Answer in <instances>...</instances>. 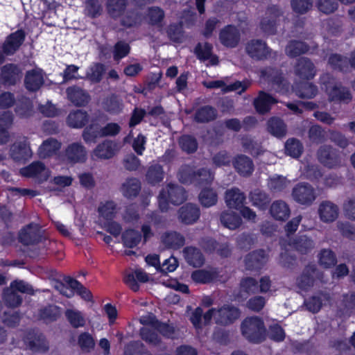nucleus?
Wrapping results in <instances>:
<instances>
[{
	"mask_svg": "<svg viewBox=\"0 0 355 355\" xmlns=\"http://www.w3.org/2000/svg\"><path fill=\"white\" fill-rule=\"evenodd\" d=\"M179 145L182 150L187 153H193L197 150L196 139L191 135H184L180 137Z\"/></svg>",
	"mask_w": 355,
	"mask_h": 355,
	"instance_id": "052dcab7",
	"label": "nucleus"
},
{
	"mask_svg": "<svg viewBox=\"0 0 355 355\" xmlns=\"http://www.w3.org/2000/svg\"><path fill=\"white\" fill-rule=\"evenodd\" d=\"M240 315L239 308L232 304H224L218 308H211L205 313L204 324H209L213 319L217 325L227 327L234 323Z\"/></svg>",
	"mask_w": 355,
	"mask_h": 355,
	"instance_id": "f03ea898",
	"label": "nucleus"
},
{
	"mask_svg": "<svg viewBox=\"0 0 355 355\" xmlns=\"http://www.w3.org/2000/svg\"><path fill=\"white\" fill-rule=\"evenodd\" d=\"M294 72L300 78L309 80L315 76L316 69L314 64L309 58L301 57L296 61Z\"/></svg>",
	"mask_w": 355,
	"mask_h": 355,
	"instance_id": "2eb2a0df",
	"label": "nucleus"
},
{
	"mask_svg": "<svg viewBox=\"0 0 355 355\" xmlns=\"http://www.w3.org/2000/svg\"><path fill=\"white\" fill-rule=\"evenodd\" d=\"M308 138L313 144H322L326 141V132L320 125H313L308 130Z\"/></svg>",
	"mask_w": 355,
	"mask_h": 355,
	"instance_id": "4d7b16f0",
	"label": "nucleus"
},
{
	"mask_svg": "<svg viewBox=\"0 0 355 355\" xmlns=\"http://www.w3.org/2000/svg\"><path fill=\"white\" fill-rule=\"evenodd\" d=\"M27 347L34 352H46L49 349V344L43 334L38 331L28 333L26 340Z\"/></svg>",
	"mask_w": 355,
	"mask_h": 355,
	"instance_id": "f8f14e48",
	"label": "nucleus"
},
{
	"mask_svg": "<svg viewBox=\"0 0 355 355\" xmlns=\"http://www.w3.org/2000/svg\"><path fill=\"white\" fill-rule=\"evenodd\" d=\"M217 116V111L211 106L205 105L196 110L195 120L198 123H208L214 120Z\"/></svg>",
	"mask_w": 355,
	"mask_h": 355,
	"instance_id": "de8ad7c7",
	"label": "nucleus"
},
{
	"mask_svg": "<svg viewBox=\"0 0 355 355\" xmlns=\"http://www.w3.org/2000/svg\"><path fill=\"white\" fill-rule=\"evenodd\" d=\"M179 179L184 184H195L196 170L189 165H183L179 170Z\"/></svg>",
	"mask_w": 355,
	"mask_h": 355,
	"instance_id": "e2e57ef3",
	"label": "nucleus"
},
{
	"mask_svg": "<svg viewBox=\"0 0 355 355\" xmlns=\"http://www.w3.org/2000/svg\"><path fill=\"white\" fill-rule=\"evenodd\" d=\"M349 62L347 57L338 53H332L328 58V64L330 67L339 71H349L350 69Z\"/></svg>",
	"mask_w": 355,
	"mask_h": 355,
	"instance_id": "ea45409f",
	"label": "nucleus"
},
{
	"mask_svg": "<svg viewBox=\"0 0 355 355\" xmlns=\"http://www.w3.org/2000/svg\"><path fill=\"white\" fill-rule=\"evenodd\" d=\"M245 53L253 60H264L268 59L272 50L266 42L260 39H252L248 41L245 46Z\"/></svg>",
	"mask_w": 355,
	"mask_h": 355,
	"instance_id": "1a4fd4ad",
	"label": "nucleus"
},
{
	"mask_svg": "<svg viewBox=\"0 0 355 355\" xmlns=\"http://www.w3.org/2000/svg\"><path fill=\"white\" fill-rule=\"evenodd\" d=\"M221 223L230 230H235L241 224V217L232 211H225L220 214Z\"/></svg>",
	"mask_w": 355,
	"mask_h": 355,
	"instance_id": "49530a36",
	"label": "nucleus"
},
{
	"mask_svg": "<svg viewBox=\"0 0 355 355\" xmlns=\"http://www.w3.org/2000/svg\"><path fill=\"white\" fill-rule=\"evenodd\" d=\"M186 200L187 192L182 186L168 184L166 188L162 189L158 196L159 207L162 211H166L169 202L178 205Z\"/></svg>",
	"mask_w": 355,
	"mask_h": 355,
	"instance_id": "7ed1b4c3",
	"label": "nucleus"
},
{
	"mask_svg": "<svg viewBox=\"0 0 355 355\" xmlns=\"http://www.w3.org/2000/svg\"><path fill=\"white\" fill-rule=\"evenodd\" d=\"M82 137L86 143H95L98 138L103 137L101 127L98 124H91L85 128Z\"/></svg>",
	"mask_w": 355,
	"mask_h": 355,
	"instance_id": "5fc2aeb1",
	"label": "nucleus"
},
{
	"mask_svg": "<svg viewBox=\"0 0 355 355\" xmlns=\"http://www.w3.org/2000/svg\"><path fill=\"white\" fill-rule=\"evenodd\" d=\"M64 280L72 290H75L80 297L86 301H91L92 298V293L82 284L75 279L70 277H64Z\"/></svg>",
	"mask_w": 355,
	"mask_h": 355,
	"instance_id": "09e8293b",
	"label": "nucleus"
},
{
	"mask_svg": "<svg viewBox=\"0 0 355 355\" xmlns=\"http://www.w3.org/2000/svg\"><path fill=\"white\" fill-rule=\"evenodd\" d=\"M119 148L116 143L111 140H105L98 144L93 150V155L98 159H109L113 157L118 152Z\"/></svg>",
	"mask_w": 355,
	"mask_h": 355,
	"instance_id": "412c9836",
	"label": "nucleus"
},
{
	"mask_svg": "<svg viewBox=\"0 0 355 355\" xmlns=\"http://www.w3.org/2000/svg\"><path fill=\"white\" fill-rule=\"evenodd\" d=\"M164 171L162 167L159 164L150 166L146 173V178L150 184H156L163 180Z\"/></svg>",
	"mask_w": 355,
	"mask_h": 355,
	"instance_id": "0e129e2a",
	"label": "nucleus"
},
{
	"mask_svg": "<svg viewBox=\"0 0 355 355\" xmlns=\"http://www.w3.org/2000/svg\"><path fill=\"white\" fill-rule=\"evenodd\" d=\"M24 83L26 89L31 92L38 90L44 84V77L40 69H33L26 72Z\"/></svg>",
	"mask_w": 355,
	"mask_h": 355,
	"instance_id": "c756f323",
	"label": "nucleus"
},
{
	"mask_svg": "<svg viewBox=\"0 0 355 355\" xmlns=\"http://www.w3.org/2000/svg\"><path fill=\"white\" fill-rule=\"evenodd\" d=\"M64 157L69 164L84 163L87 159V150L81 142H73L65 148Z\"/></svg>",
	"mask_w": 355,
	"mask_h": 355,
	"instance_id": "9b49d317",
	"label": "nucleus"
},
{
	"mask_svg": "<svg viewBox=\"0 0 355 355\" xmlns=\"http://www.w3.org/2000/svg\"><path fill=\"white\" fill-rule=\"evenodd\" d=\"M284 151L286 155L297 159L303 153L304 146L299 139L290 138L287 139L284 144Z\"/></svg>",
	"mask_w": 355,
	"mask_h": 355,
	"instance_id": "37998d69",
	"label": "nucleus"
},
{
	"mask_svg": "<svg viewBox=\"0 0 355 355\" xmlns=\"http://www.w3.org/2000/svg\"><path fill=\"white\" fill-rule=\"evenodd\" d=\"M217 275L215 272L205 270H197L192 272L191 279L198 284H208L216 279Z\"/></svg>",
	"mask_w": 355,
	"mask_h": 355,
	"instance_id": "13d9d810",
	"label": "nucleus"
},
{
	"mask_svg": "<svg viewBox=\"0 0 355 355\" xmlns=\"http://www.w3.org/2000/svg\"><path fill=\"white\" fill-rule=\"evenodd\" d=\"M31 155V149L26 141L15 143L10 148V156L15 161L26 159Z\"/></svg>",
	"mask_w": 355,
	"mask_h": 355,
	"instance_id": "a19ab883",
	"label": "nucleus"
},
{
	"mask_svg": "<svg viewBox=\"0 0 355 355\" xmlns=\"http://www.w3.org/2000/svg\"><path fill=\"white\" fill-rule=\"evenodd\" d=\"M61 148V143L56 139L49 138L44 140L39 148V155L41 158L50 157Z\"/></svg>",
	"mask_w": 355,
	"mask_h": 355,
	"instance_id": "4c0bfd02",
	"label": "nucleus"
},
{
	"mask_svg": "<svg viewBox=\"0 0 355 355\" xmlns=\"http://www.w3.org/2000/svg\"><path fill=\"white\" fill-rule=\"evenodd\" d=\"M3 300L10 307H17L22 302L21 297L17 294L11 285L3 289Z\"/></svg>",
	"mask_w": 355,
	"mask_h": 355,
	"instance_id": "864d4df0",
	"label": "nucleus"
},
{
	"mask_svg": "<svg viewBox=\"0 0 355 355\" xmlns=\"http://www.w3.org/2000/svg\"><path fill=\"white\" fill-rule=\"evenodd\" d=\"M66 93L68 99L76 106H84L90 100L88 93L78 86L68 87Z\"/></svg>",
	"mask_w": 355,
	"mask_h": 355,
	"instance_id": "cd10ccee",
	"label": "nucleus"
},
{
	"mask_svg": "<svg viewBox=\"0 0 355 355\" xmlns=\"http://www.w3.org/2000/svg\"><path fill=\"white\" fill-rule=\"evenodd\" d=\"M290 246L301 254H307L315 248V242L306 235L294 238L289 243Z\"/></svg>",
	"mask_w": 355,
	"mask_h": 355,
	"instance_id": "393cba45",
	"label": "nucleus"
},
{
	"mask_svg": "<svg viewBox=\"0 0 355 355\" xmlns=\"http://www.w3.org/2000/svg\"><path fill=\"white\" fill-rule=\"evenodd\" d=\"M290 183L291 182L286 177L275 175L269 178L268 187L270 191L279 193L286 189Z\"/></svg>",
	"mask_w": 355,
	"mask_h": 355,
	"instance_id": "603ef678",
	"label": "nucleus"
},
{
	"mask_svg": "<svg viewBox=\"0 0 355 355\" xmlns=\"http://www.w3.org/2000/svg\"><path fill=\"white\" fill-rule=\"evenodd\" d=\"M89 120L86 112L77 110L71 112L67 116V124L72 128H80L83 127Z\"/></svg>",
	"mask_w": 355,
	"mask_h": 355,
	"instance_id": "c03bdc74",
	"label": "nucleus"
},
{
	"mask_svg": "<svg viewBox=\"0 0 355 355\" xmlns=\"http://www.w3.org/2000/svg\"><path fill=\"white\" fill-rule=\"evenodd\" d=\"M241 146L245 152L250 153L252 156H259L263 152L261 144L252 138L245 136L241 138Z\"/></svg>",
	"mask_w": 355,
	"mask_h": 355,
	"instance_id": "8fccbe9b",
	"label": "nucleus"
},
{
	"mask_svg": "<svg viewBox=\"0 0 355 355\" xmlns=\"http://www.w3.org/2000/svg\"><path fill=\"white\" fill-rule=\"evenodd\" d=\"M315 155L319 163L329 169L337 168L342 166L340 152L330 144L321 145Z\"/></svg>",
	"mask_w": 355,
	"mask_h": 355,
	"instance_id": "39448f33",
	"label": "nucleus"
},
{
	"mask_svg": "<svg viewBox=\"0 0 355 355\" xmlns=\"http://www.w3.org/2000/svg\"><path fill=\"white\" fill-rule=\"evenodd\" d=\"M141 240V234L134 230H128L122 234V241L125 246L132 248L138 245Z\"/></svg>",
	"mask_w": 355,
	"mask_h": 355,
	"instance_id": "bf43d9fd",
	"label": "nucleus"
},
{
	"mask_svg": "<svg viewBox=\"0 0 355 355\" xmlns=\"http://www.w3.org/2000/svg\"><path fill=\"white\" fill-rule=\"evenodd\" d=\"M241 329L242 335L250 342L258 343L264 338V324L258 317L245 318L241 324Z\"/></svg>",
	"mask_w": 355,
	"mask_h": 355,
	"instance_id": "20e7f679",
	"label": "nucleus"
},
{
	"mask_svg": "<svg viewBox=\"0 0 355 355\" xmlns=\"http://www.w3.org/2000/svg\"><path fill=\"white\" fill-rule=\"evenodd\" d=\"M249 199L253 206L257 207L261 210H265L271 200L268 193L258 188L254 189L250 192Z\"/></svg>",
	"mask_w": 355,
	"mask_h": 355,
	"instance_id": "2f4dec72",
	"label": "nucleus"
},
{
	"mask_svg": "<svg viewBox=\"0 0 355 355\" xmlns=\"http://www.w3.org/2000/svg\"><path fill=\"white\" fill-rule=\"evenodd\" d=\"M219 40L227 48H235L241 41L240 31L235 26L227 25L220 31Z\"/></svg>",
	"mask_w": 355,
	"mask_h": 355,
	"instance_id": "ddd939ff",
	"label": "nucleus"
},
{
	"mask_svg": "<svg viewBox=\"0 0 355 355\" xmlns=\"http://www.w3.org/2000/svg\"><path fill=\"white\" fill-rule=\"evenodd\" d=\"M128 0H105L107 15L113 19H120L121 25L130 28L139 23L140 17L133 10H126Z\"/></svg>",
	"mask_w": 355,
	"mask_h": 355,
	"instance_id": "f257e3e1",
	"label": "nucleus"
},
{
	"mask_svg": "<svg viewBox=\"0 0 355 355\" xmlns=\"http://www.w3.org/2000/svg\"><path fill=\"white\" fill-rule=\"evenodd\" d=\"M267 261L268 257L263 250H254L245 257V267L248 270H258L266 264Z\"/></svg>",
	"mask_w": 355,
	"mask_h": 355,
	"instance_id": "a211bd4d",
	"label": "nucleus"
},
{
	"mask_svg": "<svg viewBox=\"0 0 355 355\" xmlns=\"http://www.w3.org/2000/svg\"><path fill=\"white\" fill-rule=\"evenodd\" d=\"M304 174L306 178L313 182H318L323 176L321 167L315 164H308L304 166Z\"/></svg>",
	"mask_w": 355,
	"mask_h": 355,
	"instance_id": "338daca9",
	"label": "nucleus"
},
{
	"mask_svg": "<svg viewBox=\"0 0 355 355\" xmlns=\"http://www.w3.org/2000/svg\"><path fill=\"white\" fill-rule=\"evenodd\" d=\"M184 257L187 263L193 267H200L205 261V258L201 251L193 246L186 247L183 250Z\"/></svg>",
	"mask_w": 355,
	"mask_h": 355,
	"instance_id": "c9c22d12",
	"label": "nucleus"
},
{
	"mask_svg": "<svg viewBox=\"0 0 355 355\" xmlns=\"http://www.w3.org/2000/svg\"><path fill=\"white\" fill-rule=\"evenodd\" d=\"M105 110L112 114H117L123 109V103L121 99L115 94L107 96L103 103Z\"/></svg>",
	"mask_w": 355,
	"mask_h": 355,
	"instance_id": "3c124183",
	"label": "nucleus"
},
{
	"mask_svg": "<svg viewBox=\"0 0 355 355\" xmlns=\"http://www.w3.org/2000/svg\"><path fill=\"white\" fill-rule=\"evenodd\" d=\"M318 214L322 222L333 223L338 217L339 208L337 205L330 200H323L319 204Z\"/></svg>",
	"mask_w": 355,
	"mask_h": 355,
	"instance_id": "4468645a",
	"label": "nucleus"
},
{
	"mask_svg": "<svg viewBox=\"0 0 355 355\" xmlns=\"http://www.w3.org/2000/svg\"><path fill=\"white\" fill-rule=\"evenodd\" d=\"M20 173L26 177H35L40 181H44L50 175L49 170L41 162H34L20 170Z\"/></svg>",
	"mask_w": 355,
	"mask_h": 355,
	"instance_id": "6ab92c4d",
	"label": "nucleus"
},
{
	"mask_svg": "<svg viewBox=\"0 0 355 355\" xmlns=\"http://www.w3.org/2000/svg\"><path fill=\"white\" fill-rule=\"evenodd\" d=\"M282 14V11L277 6L268 8L260 22V28L266 35H271L276 33L277 21Z\"/></svg>",
	"mask_w": 355,
	"mask_h": 355,
	"instance_id": "9d476101",
	"label": "nucleus"
},
{
	"mask_svg": "<svg viewBox=\"0 0 355 355\" xmlns=\"http://www.w3.org/2000/svg\"><path fill=\"white\" fill-rule=\"evenodd\" d=\"M178 215L181 223L185 225H191L198 220L200 211L196 205L187 203L178 209Z\"/></svg>",
	"mask_w": 355,
	"mask_h": 355,
	"instance_id": "f3484780",
	"label": "nucleus"
},
{
	"mask_svg": "<svg viewBox=\"0 0 355 355\" xmlns=\"http://www.w3.org/2000/svg\"><path fill=\"white\" fill-rule=\"evenodd\" d=\"M61 316L60 309L56 305L49 304L38 311V318L46 324L56 321Z\"/></svg>",
	"mask_w": 355,
	"mask_h": 355,
	"instance_id": "72a5a7b5",
	"label": "nucleus"
},
{
	"mask_svg": "<svg viewBox=\"0 0 355 355\" xmlns=\"http://www.w3.org/2000/svg\"><path fill=\"white\" fill-rule=\"evenodd\" d=\"M277 102L278 101L271 94L264 91H259L257 96L254 98L252 104L259 114H266L270 112L272 106Z\"/></svg>",
	"mask_w": 355,
	"mask_h": 355,
	"instance_id": "dca6fc26",
	"label": "nucleus"
},
{
	"mask_svg": "<svg viewBox=\"0 0 355 355\" xmlns=\"http://www.w3.org/2000/svg\"><path fill=\"white\" fill-rule=\"evenodd\" d=\"M267 130L276 137H283L287 133L286 125L279 117H271L267 121Z\"/></svg>",
	"mask_w": 355,
	"mask_h": 355,
	"instance_id": "58836bf2",
	"label": "nucleus"
},
{
	"mask_svg": "<svg viewBox=\"0 0 355 355\" xmlns=\"http://www.w3.org/2000/svg\"><path fill=\"white\" fill-rule=\"evenodd\" d=\"M224 198L228 207L237 209L243 207L245 195L239 188L233 187L225 192Z\"/></svg>",
	"mask_w": 355,
	"mask_h": 355,
	"instance_id": "a878e982",
	"label": "nucleus"
},
{
	"mask_svg": "<svg viewBox=\"0 0 355 355\" xmlns=\"http://www.w3.org/2000/svg\"><path fill=\"white\" fill-rule=\"evenodd\" d=\"M291 196L296 202L306 206L311 205L317 197L315 189L307 182L297 184L293 188Z\"/></svg>",
	"mask_w": 355,
	"mask_h": 355,
	"instance_id": "6e6552de",
	"label": "nucleus"
},
{
	"mask_svg": "<svg viewBox=\"0 0 355 355\" xmlns=\"http://www.w3.org/2000/svg\"><path fill=\"white\" fill-rule=\"evenodd\" d=\"M323 277V272L315 264H308L297 278L296 284L299 288L307 291L313 286L315 279L322 281Z\"/></svg>",
	"mask_w": 355,
	"mask_h": 355,
	"instance_id": "0eeeda50",
	"label": "nucleus"
},
{
	"mask_svg": "<svg viewBox=\"0 0 355 355\" xmlns=\"http://www.w3.org/2000/svg\"><path fill=\"white\" fill-rule=\"evenodd\" d=\"M135 277L139 282L146 283L148 282L149 277L143 270L139 268L136 269L134 273L128 274L124 277V282L130 288V289L137 292L139 289V285L137 282Z\"/></svg>",
	"mask_w": 355,
	"mask_h": 355,
	"instance_id": "f704fd0d",
	"label": "nucleus"
},
{
	"mask_svg": "<svg viewBox=\"0 0 355 355\" xmlns=\"http://www.w3.org/2000/svg\"><path fill=\"white\" fill-rule=\"evenodd\" d=\"M329 293L326 292H318L304 302L306 309L313 313H318L322 306L326 305L331 300Z\"/></svg>",
	"mask_w": 355,
	"mask_h": 355,
	"instance_id": "4be33fe9",
	"label": "nucleus"
},
{
	"mask_svg": "<svg viewBox=\"0 0 355 355\" xmlns=\"http://www.w3.org/2000/svg\"><path fill=\"white\" fill-rule=\"evenodd\" d=\"M262 76L270 82L277 91H279L286 86V80L282 76V73L277 69L271 67L266 68L261 71Z\"/></svg>",
	"mask_w": 355,
	"mask_h": 355,
	"instance_id": "7c9ffc66",
	"label": "nucleus"
},
{
	"mask_svg": "<svg viewBox=\"0 0 355 355\" xmlns=\"http://www.w3.org/2000/svg\"><path fill=\"white\" fill-rule=\"evenodd\" d=\"M232 164L236 171L243 177L251 175L254 171L252 160L245 155H238L232 159Z\"/></svg>",
	"mask_w": 355,
	"mask_h": 355,
	"instance_id": "5701e85b",
	"label": "nucleus"
},
{
	"mask_svg": "<svg viewBox=\"0 0 355 355\" xmlns=\"http://www.w3.org/2000/svg\"><path fill=\"white\" fill-rule=\"evenodd\" d=\"M329 96L332 101H340L345 103H348L352 98L348 89L338 85L333 87Z\"/></svg>",
	"mask_w": 355,
	"mask_h": 355,
	"instance_id": "680f3d73",
	"label": "nucleus"
},
{
	"mask_svg": "<svg viewBox=\"0 0 355 355\" xmlns=\"http://www.w3.org/2000/svg\"><path fill=\"white\" fill-rule=\"evenodd\" d=\"M200 205L204 207H210L216 205L218 202V194L211 188L203 189L198 195Z\"/></svg>",
	"mask_w": 355,
	"mask_h": 355,
	"instance_id": "a18cd8bd",
	"label": "nucleus"
},
{
	"mask_svg": "<svg viewBox=\"0 0 355 355\" xmlns=\"http://www.w3.org/2000/svg\"><path fill=\"white\" fill-rule=\"evenodd\" d=\"M141 190V183L135 178H130L125 180L121 184V191L128 198H135L138 196Z\"/></svg>",
	"mask_w": 355,
	"mask_h": 355,
	"instance_id": "e433bc0d",
	"label": "nucleus"
},
{
	"mask_svg": "<svg viewBox=\"0 0 355 355\" xmlns=\"http://www.w3.org/2000/svg\"><path fill=\"white\" fill-rule=\"evenodd\" d=\"M156 329H152L149 327H145L141 329L140 335L141 338L146 343L157 346L160 344L161 340L155 331Z\"/></svg>",
	"mask_w": 355,
	"mask_h": 355,
	"instance_id": "774afa93",
	"label": "nucleus"
},
{
	"mask_svg": "<svg viewBox=\"0 0 355 355\" xmlns=\"http://www.w3.org/2000/svg\"><path fill=\"white\" fill-rule=\"evenodd\" d=\"M270 213L275 220L285 221L290 217L291 209L285 201L277 200L270 205Z\"/></svg>",
	"mask_w": 355,
	"mask_h": 355,
	"instance_id": "c85d7f7f",
	"label": "nucleus"
},
{
	"mask_svg": "<svg viewBox=\"0 0 355 355\" xmlns=\"http://www.w3.org/2000/svg\"><path fill=\"white\" fill-rule=\"evenodd\" d=\"M21 78L19 68L13 64H8L1 68V81L5 85H14Z\"/></svg>",
	"mask_w": 355,
	"mask_h": 355,
	"instance_id": "b1692460",
	"label": "nucleus"
},
{
	"mask_svg": "<svg viewBox=\"0 0 355 355\" xmlns=\"http://www.w3.org/2000/svg\"><path fill=\"white\" fill-rule=\"evenodd\" d=\"M162 244L166 248L178 250L185 244L184 236L176 231H166L160 237Z\"/></svg>",
	"mask_w": 355,
	"mask_h": 355,
	"instance_id": "aec40b11",
	"label": "nucleus"
},
{
	"mask_svg": "<svg viewBox=\"0 0 355 355\" xmlns=\"http://www.w3.org/2000/svg\"><path fill=\"white\" fill-rule=\"evenodd\" d=\"M64 316L73 328L83 327L86 324L83 313L76 309H67L64 311Z\"/></svg>",
	"mask_w": 355,
	"mask_h": 355,
	"instance_id": "79ce46f5",
	"label": "nucleus"
},
{
	"mask_svg": "<svg viewBox=\"0 0 355 355\" xmlns=\"http://www.w3.org/2000/svg\"><path fill=\"white\" fill-rule=\"evenodd\" d=\"M19 240L25 245L34 246L39 244L40 249L44 248L46 246V242L50 243V241L42 235L39 226L33 223L21 230Z\"/></svg>",
	"mask_w": 355,
	"mask_h": 355,
	"instance_id": "423d86ee",
	"label": "nucleus"
},
{
	"mask_svg": "<svg viewBox=\"0 0 355 355\" xmlns=\"http://www.w3.org/2000/svg\"><path fill=\"white\" fill-rule=\"evenodd\" d=\"M309 50L310 46L306 42L301 40H292L286 46L285 53L289 58H294L306 53Z\"/></svg>",
	"mask_w": 355,
	"mask_h": 355,
	"instance_id": "473e14b6",
	"label": "nucleus"
},
{
	"mask_svg": "<svg viewBox=\"0 0 355 355\" xmlns=\"http://www.w3.org/2000/svg\"><path fill=\"white\" fill-rule=\"evenodd\" d=\"M25 36L26 34L23 30H18L10 34L3 44V52L6 54L14 53L22 44Z\"/></svg>",
	"mask_w": 355,
	"mask_h": 355,
	"instance_id": "bb28decb",
	"label": "nucleus"
},
{
	"mask_svg": "<svg viewBox=\"0 0 355 355\" xmlns=\"http://www.w3.org/2000/svg\"><path fill=\"white\" fill-rule=\"evenodd\" d=\"M214 179V173L209 168H201L196 170L195 184L198 185L209 184Z\"/></svg>",
	"mask_w": 355,
	"mask_h": 355,
	"instance_id": "69168bd1",
	"label": "nucleus"
},
{
	"mask_svg": "<svg viewBox=\"0 0 355 355\" xmlns=\"http://www.w3.org/2000/svg\"><path fill=\"white\" fill-rule=\"evenodd\" d=\"M318 257L319 264L325 268H331L337 263L336 256L331 249L321 250Z\"/></svg>",
	"mask_w": 355,
	"mask_h": 355,
	"instance_id": "6e6d98bb",
	"label": "nucleus"
}]
</instances>
